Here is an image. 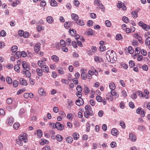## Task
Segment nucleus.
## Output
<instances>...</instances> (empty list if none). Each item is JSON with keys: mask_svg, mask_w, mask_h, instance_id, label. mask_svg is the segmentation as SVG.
<instances>
[{"mask_svg": "<svg viewBox=\"0 0 150 150\" xmlns=\"http://www.w3.org/2000/svg\"><path fill=\"white\" fill-rule=\"evenodd\" d=\"M113 50L108 51L106 54V57L108 60L111 63H114L116 60V58L114 57L115 53Z\"/></svg>", "mask_w": 150, "mask_h": 150, "instance_id": "nucleus-1", "label": "nucleus"}, {"mask_svg": "<svg viewBox=\"0 0 150 150\" xmlns=\"http://www.w3.org/2000/svg\"><path fill=\"white\" fill-rule=\"evenodd\" d=\"M18 139V140L16 141V142L20 146H22L23 145L22 141H23L25 143L27 142L28 139L27 137L20 135L19 136Z\"/></svg>", "mask_w": 150, "mask_h": 150, "instance_id": "nucleus-2", "label": "nucleus"}, {"mask_svg": "<svg viewBox=\"0 0 150 150\" xmlns=\"http://www.w3.org/2000/svg\"><path fill=\"white\" fill-rule=\"evenodd\" d=\"M51 125H52L53 127L56 128L57 129L61 130L64 128V125H62L59 122H57L55 124L52 123Z\"/></svg>", "mask_w": 150, "mask_h": 150, "instance_id": "nucleus-3", "label": "nucleus"}, {"mask_svg": "<svg viewBox=\"0 0 150 150\" xmlns=\"http://www.w3.org/2000/svg\"><path fill=\"white\" fill-rule=\"evenodd\" d=\"M84 102L83 99L81 98H79L76 101V103L77 105L80 106L81 105H83V104Z\"/></svg>", "mask_w": 150, "mask_h": 150, "instance_id": "nucleus-4", "label": "nucleus"}, {"mask_svg": "<svg viewBox=\"0 0 150 150\" xmlns=\"http://www.w3.org/2000/svg\"><path fill=\"white\" fill-rule=\"evenodd\" d=\"M22 66L23 68L26 71H29V68L26 62L24 61L22 63Z\"/></svg>", "mask_w": 150, "mask_h": 150, "instance_id": "nucleus-5", "label": "nucleus"}, {"mask_svg": "<svg viewBox=\"0 0 150 150\" xmlns=\"http://www.w3.org/2000/svg\"><path fill=\"white\" fill-rule=\"evenodd\" d=\"M41 69L44 72L48 73L49 72V68L45 64L41 66Z\"/></svg>", "mask_w": 150, "mask_h": 150, "instance_id": "nucleus-6", "label": "nucleus"}, {"mask_svg": "<svg viewBox=\"0 0 150 150\" xmlns=\"http://www.w3.org/2000/svg\"><path fill=\"white\" fill-rule=\"evenodd\" d=\"M8 124L10 126H11L14 122V119L11 117H10L8 118Z\"/></svg>", "mask_w": 150, "mask_h": 150, "instance_id": "nucleus-7", "label": "nucleus"}, {"mask_svg": "<svg viewBox=\"0 0 150 150\" xmlns=\"http://www.w3.org/2000/svg\"><path fill=\"white\" fill-rule=\"evenodd\" d=\"M145 44L150 49V37L146 39L145 42Z\"/></svg>", "mask_w": 150, "mask_h": 150, "instance_id": "nucleus-8", "label": "nucleus"}, {"mask_svg": "<svg viewBox=\"0 0 150 150\" xmlns=\"http://www.w3.org/2000/svg\"><path fill=\"white\" fill-rule=\"evenodd\" d=\"M24 96L25 98H27L28 97L33 98L34 97V95L32 93H26L24 94Z\"/></svg>", "mask_w": 150, "mask_h": 150, "instance_id": "nucleus-9", "label": "nucleus"}, {"mask_svg": "<svg viewBox=\"0 0 150 150\" xmlns=\"http://www.w3.org/2000/svg\"><path fill=\"white\" fill-rule=\"evenodd\" d=\"M94 59L95 61L97 63H100L103 61L101 57L97 56H95Z\"/></svg>", "mask_w": 150, "mask_h": 150, "instance_id": "nucleus-10", "label": "nucleus"}, {"mask_svg": "<svg viewBox=\"0 0 150 150\" xmlns=\"http://www.w3.org/2000/svg\"><path fill=\"white\" fill-rule=\"evenodd\" d=\"M20 83L23 85L26 86L28 83L26 80L23 78H21L20 79Z\"/></svg>", "mask_w": 150, "mask_h": 150, "instance_id": "nucleus-11", "label": "nucleus"}, {"mask_svg": "<svg viewBox=\"0 0 150 150\" xmlns=\"http://www.w3.org/2000/svg\"><path fill=\"white\" fill-rule=\"evenodd\" d=\"M111 133L113 136H116L119 134V132L115 128H113L112 129Z\"/></svg>", "mask_w": 150, "mask_h": 150, "instance_id": "nucleus-12", "label": "nucleus"}, {"mask_svg": "<svg viewBox=\"0 0 150 150\" xmlns=\"http://www.w3.org/2000/svg\"><path fill=\"white\" fill-rule=\"evenodd\" d=\"M130 139L132 142H135L136 140V137L132 133H131L129 135Z\"/></svg>", "mask_w": 150, "mask_h": 150, "instance_id": "nucleus-13", "label": "nucleus"}, {"mask_svg": "<svg viewBox=\"0 0 150 150\" xmlns=\"http://www.w3.org/2000/svg\"><path fill=\"white\" fill-rule=\"evenodd\" d=\"M23 74H25V75L27 77L30 78L31 76L30 73L28 71H23Z\"/></svg>", "mask_w": 150, "mask_h": 150, "instance_id": "nucleus-14", "label": "nucleus"}, {"mask_svg": "<svg viewBox=\"0 0 150 150\" xmlns=\"http://www.w3.org/2000/svg\"><path fill=\"white\" fill-rule=\"evenodd\" d=\"M36 71L38 75L40 76H41L42 75V71L41 69H40L39 68H37L36 69Z\"/></svg>", "mask_w": 150, "mask_h": 150, "instance_id": "nucleus-15", "label": "nucleus"}, {"mask_svg": "<svg viewBox=\"0 0 150 150\" xmlns=\"http://www.w3.org/2000/svg\"><path fill=\"white\" fill-rule=\"evenodd\" d=\"M53 20L52 17L50 16L47 17L46 19L47 21L50 24H51L53 21Z\"/></svg>", "mask_w": 150, "mask_h": 150, "instance_id": "nucleus-16", "label": "nucleus"}, {"mask_svg": "<svg viewBox=\"0 0 150 150\" xmlns=\"http://www.w3.org/2000/svg\"><path fill=\"white\" fill-rule=\"evenodd\" d=\"M40 46L39 44H36L34 48V51L36 52H38L40 49Z\"/></svg>", "mask_w": 150, "mask_h": 150, "instance_id": "nucleus-17", "label": "nucleus"}, {"mask_svg": "<svg viewBox=\"0 0 150 150\" xmlns=\"http://www.w3.org/2000/svg\"><path fill=\"white\" fill-rule=\"evenodd\" d=\"M72 18L74 21H77L79 18L78 16L76 14L72 13L71 15Z\"/></svg>", "mask_w": 150, "mask_h": 150, "instance_id": "nucleus-18", "label": "nucleus"}, {"mask_svg": "<svg viewBox=\"0 0 150 150\" xmlns=\"http://www.w3.org/2000/svg\"><path fill=\"white\" fill-rule=\"evenodd\" d=\"M51 58L55 62H58L59 60V57L55 55H52L51 57Z\"/></svg>", "mask_w": 150, "mask_h": 150, "instance_id": "nucleus-19", "label": "nucleus"}, {"mask_svg": "<svg viewBox=\"0 0 150 150\" xmlns=\"http://www.w3.org/2000/svg\"><path fill=\"white\" fill-rule=\"evenodd\" d=\"M50 4L52 6H56L57 5V3L55 0H52Z\"/></svg>", "mask_w": 150, "mask_h": 150, "instance_id": "nucleus-20", "label": "nucleus"}, {"mask_svg": "<svg viewBox=\"0 0 150 150\" xmlns=\"http://www.w3.org/2000/svg\"><path fill=\"white\" fill-rule=\"evenodd\" d=\"M20 64H18L17 65H15L14 66V68L15 70L17 72L19 73L20 72L19 69L20 67H19V65Z\"/></svg>", "mask_w": 150, "mask_h": 150, "instance_id": "nucleus-21", "label": "nucleus"}, {"mask_svg": "<svg viewBox=\"0 0 150 150\" xmlns=\"http://www.w3.org/2000/svg\"><path fill=\"white\" fill-rule=\"evenodd\" d=\"M56 139L58 141L61 142L63 139V137L60 135L58 134L56 136Z\"/></svg>", "mask_w": 150, "mask_h": 150, "instance_id": "nucleus-22", "label": "nucleus"}, {"mask_svg": "<svg viewBox=\"0 0 150 150\" xmlns=\"http://www.w3.org/2000/svg\"><path fill=\"white\" fill-rule=\"evenodd\" d=\"M87 35H92L94 34V32L91 29L89 28L87 33Z\"/></svg>", "mask_w": 150, "mask_h": 150, "instance_id": "nucleus-23", "label": "nucleus"}, {"mask_svg": "<svg viewBox=\"0 0 150 150\" xmlns=\"http://www.w3.org/2000/svg\"><path fill=\"white\" fill-rule=\"evenodd\" d=\"M37 134L39 137L41 138L42 135V131L40 129H38L37 131Z\"/></svg>", "mask_w": 150, "mask_h": 150, "instance_id": "nucleus-24", "label": "nucleus"}, {"mask_svg": "<svg viewBox=\"0 0 150 150\" xmlns=\"http://www.w3.org/2000/svg\"><path fill=\"white\" fill-rule=\"evenodd\" d=\"M111 94L112 96H115L116 97L118 98L119 96L118 94H117L116 92L114 90H111Z\"/></svg>", "mask_w": 150, "mask_h": 150, "instance_id": "nucleus-25", "label": "nucleus"}, {"mask_svg": "<svg viewBox=\"0 0 150 150\" xmlns=\"http://www.w3.org/2000/svg\"><path fill=\"white\" fill-rule=\"evenodd\" d=\"M109 87L111 90H114L115 88V84L113 83H111L109 84Z\"/></svg>", "mask_w": 150, "mask_h": 150, "instance_id": "nucleus-26", "label": "nucleus"}, {"mask_svg": "<svg viewBox=\"0 0 150 150\" xmlns=\"http://www.w3.org/2000/svg\"><path fill=\"white\" fill-rule=\"evenodd\" d=\"M7 82L9 84H11L12 83V79L10 77H7L6 78Z\"/></svg>", "mask_w": 150, "mask_h": 150, "instance_id": "nucleus-27", "label": "nucleus"}, {"mask_svg": "<svg viewBox=\"0 0 150 150\" xmlns=\"http://www.w3.org/2000/svg\"><path fill=\"white\" fill-rule=\"evenodd\" d=\"M137 13V12L136 11H133L132 12V17L134 18H136L138 16Z\"/></svg>", "mask_w": 150, "mask_h": 150, "instance_id": "nucleus-28", "label": "nucleus"}, {"mask_svg": "<svg viewBox=\"0 0 150 150\" xmlns=\"http://www.w3.org/2000/svg\"><path fill=\"white\" fill-rule=\"evenodd\" d=\"M142 28L145 30H148L150 29L149 26L144 24L142 27Z\"/></svg>", "mask_w": 150, "mask_h": 150, "instance_id": "nucleus-29", "label": "nucleus"}, {"mask_svg": "<svg viewBox=\"0 0 150 150\" xmlns=\"http://www.w3.org/2000/svg\"><path fill=\"white\" fill-rule=\"evenodd\" d=\"M76 23L81 26H83L85 24L83 21L81 20H79L78 22H76Z\"/></svg>", "mask_w": 150, "mask_h": 150, "instance_id": "nucleus-30", "label": "nucleus"}, {"mask_svg": "<svg viewBox=\"0 0 150 150\" xmlns=\"http://www.w3.org/2000/svg\"><path fill=\"white\" fill-rule=\"evenodd\" d=\"M73 138L74 139L77 140L79 137V134L77 133H75L73 134Z\"/></svg>", "mask_w": 150, "mask_h": 150, "instance_id": "nucleus-31", "label": "nucleus"}, {"mask_svg": "<svg viewBox=\"0 0 150 150\" xmlns=\"http://www.w3.org/2000/svg\"><path fill=\"white\" fill-rule=\"evenodd\" d=\"M122 20L126 23H128L129 21L128 18L126 16H124L122 18Z\"/></svg>", "mask_w": 150, "mask_h": 150, "instance_id": "nucleus-32", "label": "nucleus"}, {"mask_svg": "<svg viewBox=\"0 0 150 150\" xmlns=\"http://www.w3.org/2000/svg\"><path fill=\"white\" fill-rule=\"evenodd\" d=\"M18 50V47L17 46L14 45L11 48V50L13 52H15Z\"/></svg>", "mask_w": 150, "mask_h": 150, "instance_id": "nucleus-33", "label": "nucleus"}, {"mask_svg": "<svg viewBox=\"0 0 150 150\" xmlns=\"http://www.w3.org/2000/svg\"><path fill=\"white\" fill-rule=\"evenodd\" d=\"M129 66L131 68H132L135 65V64L134 61L132 60H130L129 62Z\"/></svg>", "mask_w": 150, "mask_h": 150, "instance_id": "nucleus-34", "label": "nucleus"}, {"mask_svg": "<svg viewBox=\"0 0 150 150\" xmlns=\"http://www.w3.org/2000/svg\"><path fill=\"white\" fill-rule=\"evenodd\" d=\"M72 141V139L71 137H69L67 138H66V141L68 143H71Z\"/></svg>", "mask_w": 150, "mask_h": 150, "instance_id": "nucleus-35", "label": "nucleus"}, {"mask_svg": "<svg viewBox=\"0 0 150 150\" xmlns=\"http://www.w3.org/2000/svg\"><path fill=\"white\" fill-rule=\"evenodd\" d=\"M58 71V73L60 74H62L64 73L63 69L60 67H58L57 70Z\"/></svg>", "mask_w": 150, "mask_h": 150, "instance_id": "nucleus-36", "label": "nucleus"}, {"mask_svg": "<svg viewBox=\"0 0 150 150\" xmlns=\"http://www.w3.org/2000/svg\"><path fill=\"white\" fill-rule=\"evenodd\" d=\"M81 76L82 77V79L83 80H85L87 77L86 74L84 72H83L81 74Z\"/></svg>", "mask_w": 150, "mask_h": 150, "instance_id": "nucleus-37", "label": "nucleus"}, {"mask_svg": "<svg viewBox=\"0 0 150 150\" xmlns=\"http://www.w3.org/2000/svg\"><path fill=\"white\" fill-rule=\"evenodd\" d=\"M122 5H124V4L120 1H119L117 5V7L119 8H121Z\"/></svg>", "mask_w": 150, "mask_h": 150, "instance_id": "nucleus-38", "label": "nucleus"}, {"mask_svg": "<svg viewBox=\"0 0 150 150\" xmlns=\"http://www.w3.org/2000/svg\"><path fill=\"white\" fill-rule=\"evenodd\" d=\"M19 126L20 124L18 122L15 123L13 125L14 128L16 129H18Z\"/></svg>", "mask_w": 150, "mask_h": 150, "instance_id": "nucleus-39", "label": "nucleus"}, {"mask_svg": "<svg viewBox=\"0 0 150 150\" xmlns=\"http://www.w3.org/2000/svg\"><path fill=\"white\" fill-rule=\"evenodd\" d=\"M76 89L79 93H81L82 91V87L80 85L77 86Z\"/></svg>", "mask_w": 150, "mask_h": 150, "instance_id": "nucleus-40", "label": "nucleus"}, {"mask_svg": "<svg viewBox=\"0 0 150 150\" xmlns=\"http://www.w3.org/2000/svg\"><path fill=\"white\" fill-rule=\"evenodd\" d=\"M115 38L116 40H119L122 39V37L121 34H117L116 35Z\"/></svg>", "mask_w": 150, "mask_h": 150, "instance_id": "nucleus-41", "label": "nucleus"}, {"mask_svg": "<svg viewBox=\"0 0 150 150\" xmlns=\"http://www.w3.org/2000/svg\"><path fill=\"white\" fill-rule=\"evenodd\" d=\"M39 93L41 95H45V93L44 92V91L43 89L41 88L39 90Z\"/></svg>", "mask_w": 150, "mask_h": 150, "instance_id": "nucleus-42", "label": "nucleus"}, {"mask_svg": "<svg viewBox=\"0 0 150 150\" xmlns=\"http://www.w3.org/2000/svg\"><path fill=\"white\" fill-rule=\"evenodd\" d=\"M145 129V128L144 126L143 125L139 126L138 128V130L141 131H143Z\"/></svg>", "mask_w": 150, "mask_h": 150, "instance_id": "nucleus-43", "label": "nucleus"}, {"mask_svg": "<svg viewBox=\"0 0 150 150\" xmlns=\"http://www.w3.org/2000/svg\"><path fill=\"white\" fill-rule=\"evenodd\" d=\"M105 24L106 26L109 27L111 25V23L109 20H107L105 21Z\"/></svg>", "mask_w": 150, "mask_h": 150, "instance_id": "nucleus-44", "label": "nucleus"}, {"mask_svg": "<svg viewBox=\"0 0 150 150\" xmlns=\"http://www.w3.org/2000/svg\"><path fill=\"white\" fill-rule=\"evenodd\" d=\"M100 51L102 52L104 51L105 50V46L103 45H101L99 47Z\"/></svg>", "mask_w": 150, "mask_h": 150, "instance_id": "nucleus-45", "label": "nucleus"}, {"mask_svg": "<svg viewBox=\"0 0 150 150\" xmlns=\"http://www.w3.org/2000/svg\"><path fill=\"white\" fill-rule=\"evenodd\" d=\"M98 6L99 8L101 9L102 11H104L105 8L102 4H100Z\"/></svg>", "mask_w": 150, "mask_h": 150, "instance_id": "nucleus-46", "label": "nucleus"}, {"mask_svg": "<svg viewBox=\"0 0 150 150\" xmlns=\"http://www.w3.org/2000/svg\"><path fill=\"white\" fill-rule=\"evenodd\" d=\"M1 36L4 37L6 36V33L5 31L4 30H2L0 32Z\"/></svg>", "mask_w": 150, "mask_h": 150, "instance_id": "nucleus-47", "label": "nucleus"}, {"mask_svg": "<svg viewBox=\"0 0 150 150\" xmlns=\"http://www.w3.org/2000/svg\"><path fill=\"white\" fill-rule=\"evenodd\" d=\"M128 51L130 54H132L134 52V50L132 49V47L131 46H129L128 48Z\"/></svg>", "mask_w": 150, "mask_h": 150, "instance_id": "nucleus-48", "label": "nucleus"}, {"mask_svg": "<svg viewBox=\"0 0 150 150\" xmlns=\"http://www.w3.org/2000/svg\"><path fill=\"white\" fill-rule=\"evenodd\" d=\"M139 50H141V49L139 47H137L135 48V53L136 54H139L140 53Z\"/></svg>", "mask_w": 150, "mask_h": 150, "instance_id": "nucleus-49", "label": "nucleus"}, {"mask_svg": "<svg viewBox=\"0 0 150 150\" xmlns=\"http://www.w3.org/2000/svg\"><path fill=\"white\" fill-rule=\"evenodd\" d=\"M25 88H23L21 89L20 90H18V91L17 92V95H19L21 93H22L24 92L25 91Z\"/></svg>", "mask_w": 150, "mask_h": 150, "instance_id": "nucleus-50", "label": "nucleus"}, {"mask_svg": "<svg viewBox=\"0 0 150 150\" xmlns=\"http://www.w3.org/2000/svg\"><path fill=\"white\" fill-rule=\"evenodd\" d=\"M46 3L45 1L44 0L42 1L40 3V6L42 7H44L45 6Z\"/></svg>", "mask_w": 150, "mask_h": 150, "instance_id": "nucleus-51", "label": "nucleus"}, {"mask_svg": "<svg viewBox=\"0 0 150 150\" xmlns=\"http://www.w3.org/2000/svg\"><path fill=\"white\" fill-rule=\"evenodd\" d=\"M121 66H122L125 69H127L128 68V65L125 63H122L121 64Z\"/></svg>", "mask_w": 150, "mask_h": 150, "instance_id": "nucleus-52", "label": "nucleus"}, {"mask_svg": "<svg viewBox=\"0 0 150 150\" xmlns=\"http://www.w3.org/2000/svg\"><path fill=\"white\" fill-rule=\"evenodd\" d=\"M49 142L48 141L45 139H43L41 142V144L42 145H43L44 144H46L48 143Z\"/></svg>", "mask_w": 150, "mask_h": 150, "instance_id": "nucleus-53", "label": "nucleus"}, {"mask_svg": "<svg viewBox=\"0 0 150 150\" xmlns=\"http://www.w3.org/2000/svg\"><path fill=\"white\" fill-rule=\"evenodd\" d=\"M96 100L99 102H101L102 100V98L101 97L99 96H97L96 97Z\"/></svg>", "mask_w": 150, "mask_h": 150, "instance_id": "nucleus-54", "label": "nucleus"}, {"mask_svg": "<svg viewBox=\"0 0 150 150\" xmlns=\"http://www.w3.org/2000/svg\"><path fill=\"white\" fill-rule=\"evenodd\" d=\"M141 54L144 56H145L147 54V52L146 51L143 49L141 50Z\"/></svg>", "mask_w": 150, "mask_h": 150, "instance_id": "nucleus-55", "label": "nucleus"}, {"mask_svg": "<svg viewBox=\"0 0 150 150\" xmlns=\"http://www.w3.org/2000/svg\"><path fill=\"white\" fill-rule=\"evenodd\" d=\"M23 37L25 38H27L29 36V33L27 32H25L23 34Z\"/></svg>", "mask_w": 150, "mask_h": 150, "instance_id": "nucleus-56", "label": "nucleus"}, {"mask_svg": "<svg viewBox=\"0 0 150 150\" xmlns=\"http://www.w3.org/2000/svg\"><path fill=\"white\" fill-rule=\"evenodd\" d=\"M84 90L85 92L86 93H88L90 91L89 88L86 86H85L84 87Z\"/></svg>", "mask_w": 150, "mask_h": 150, "instance_id": "nucleus-57", "label": "nucleus"}, {"mask_svg": "<svg viewBox=\"0 0 150 150\" xmlns=\"http://www.w3.org/2000/svg\"><path fill=\"white\" fill-rule=\"evenodd\" d=\"M61 45L63 47H64L65 46V42L63 40H61L60 42Z\"/></svg>", "mask_w": 150, "mask_h": 150, "instance_id": "nucleus-58", "label": "nucleus"}, {"mask_svg": "<svg viewBox=\"0 0 150 150\" xmlns=\"http://www.w3.org/2000/svg\"><path fill=\"white\" fill-rule=\"evenodd\" d=\"M120 125L122 127V128L125 129V125L124 122L122 121H121L120 122Z\"/></svg>", "mask_w": 150, "mask_h": 150, "instance_id": "nucleus-59", "label": "nucleus"}, {"mask_svg": "<svg viewBox=\"0 0 150 150\" xmlns=\"http://www.w3.org/2000/svg\"><path fill=\"white\" fill-rule=\"evenodd\" d=\"M93 22L91 20H89L88 21V23H87V25L89 26L90 27L93 25Z\"/></svg>", "mask_w": 150, "mask_h": 150, "instance_id": "nucleus-60", "label": "nucleus"}, {"mask_svg": "<svg viewBox=\"0 0 150 150\" xmlns=\"http://www.w3.org/2000/svg\"><path fill=\"white\" fill-rule=\"evenodd\" d=\"M12 102V100L11 98H8L6 100L7 103L9 104H11Z\"/></svg>", "mask_w": 150, "mask_h": 150, "instance_id": "nucleus-61", "label": "nucleus"}, {"mask_svg": "<svg viewBox=\"0 0 150 150\" xmlns=\"http://www.w3.org/2000/svg\"><path fill=\"white\" fill-rule=\"evenodd\" d=\"M90 16L93 18H95L96 17V15L94 13H91Z\"/></svg>", "mask_w": 150, "mask_h": 150, "instance_id": "nucleus-62", "label": "nucleus"}, {"mask_svg": "<svg viewBox=\"0 0 150 150\" xmlns=\"http://www.w3.org/2000/svg\"><path fill=\"white\" fill-rule=\"evenodd\" d=\"M18 82L16 80H15L13 81V85L14 87H17L18 85Z\"/></svg>", "mask_w": 150, "mask_h": 150, "instance_id": "nucleus-63", "label": "nucleus"}, {"mask_svg": "<svg viewBox=\"0 0 150 150\" xmlns=\"http://www.w3.org/2000/svg\"><path fill=\"white\" fill-rule=\"evenodd\" d=\"M59 114L60 115L62 116L61 117L63 118H64L66 116V114L64 112L61 111L60 112H59Z\"/></svg>", "mask_w": 150, "mask_h": 150, "instance_id": "nucleus-64", "label": "nucleus"}]
</instances>
